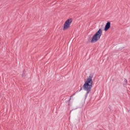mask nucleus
Segmentation results:
<instances>
[{"mask_svg": "<svg viewBox=\"0 0 130 130\" xmlns=\"http://www.w3.org/2000/svg\"><path fill=\"white\" fill-rule=\"evenodd\" d=\"M129 113L130 114V110L128 111Z\"/></svg>", "mask_w": 130, "mask_h": 130, "instance_id": "nucleus-8", "label": "nucleus"}, {"mask_svg": "<svg viewBox=\"0 0 130 130\" xmlns=\"http://www.w3.org/2000/svg\"><path fill=\"white\" fill-rule=\"evenodd\" d=\"M126 83H127V80H126Z\"/></svg>", "mask_w": 130, "mask_h": 130, "instance_id": "nucleus-7", "label": "nucleus"}, {"mask_svg": "<svg viewBox=\"0 0 130 130\" xmlns=\"http://www.w3.org/2000/svg\"><path fill=\"white\" fill-rule=\"evenodd\" d=\"M93 78V74H90L86 79V81H85V83L83 86V88L84 91H86V95H88L90 92H91V89L93 86V81L92 79Z\"/></svg>", "mask_w": 130, "mask_h": 130, "instance_id": "nucleus-1", "label": "nucleus"}, {"mask_svg": "<svg viewBox=\"0 0 130 130\" xmlns=\"http://www.w3.org/2000/svg\"><path fill=\"white\" fill-rule=\"evenodd\" d=\"M102 35V30L100 29L92 37V38L91 40V43H95L97 42L100 38H101V36Z\"/></svg>", "mask_w": 130, "mask_h": 130, "instance_id": "nucleus-2", "label": "nucleus"}, {"mask_svg": "<svg viewBox=\"0 0 130 130\" xmlns=\"http://www.w3.org/2000/svg\"><path fill=\"white\" fill-rule=\"evenodd\" d=\"M73 19L72 18H70L66 20V21L64 23L63 30L64 31L66 30H68V29H70V27H71V25Z\"/></svg>", "mask_w": 130, "mask_h": 130, "instance_id": "nucleus-3", "label": "nucleus"}, {"mask_svg": "<svg viewBox=\"0 0 130 130\" xmlns=\"http://www.w3.org/2000/svg\"><path fill=\"white\" fill-rule=\"evenodd\" d=\"M22 76V77H25V72H23Z\"/></svg>", "mask_w": 130, "mask_h": 130, "instance_id": "nucleus-5", "label": "nucleus"}, {"mask_svg": "<svg viewBox=\"0 0 130 130\" xmlns=\"http://www.w3.org/2000/svg\"><path fill=\"white\" fill-rule=\"evenodd\" d=\"M82 90H83V88L81 87V88H80V90H79V92H81V91H82Z\"/></svg>", "mask_w": 130, "mask_h": 130, "instance_id": "nucleus-6", "label": "nucleus"}, {"mask_svg": "<svg viewBox=\"0 0 130 130\" xmlns=\"http://www.w3.org/2000/svg\"><path fill=\"white\" fill-rule=\"evenodd\" d=\"M111 23H110V22H108L107 23H106V25H105V29H104V30L105 31H107V30H109V28H110V25H111Z\"/></svg>", "mask_w": 130, "mask_h": 130, "instance_id": "nucleus-4", "label": "nucleus"}]
</instances>
